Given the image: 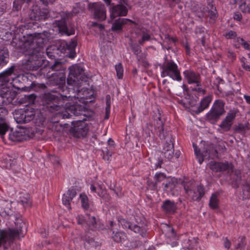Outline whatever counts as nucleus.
<instances>
[{
    "label": "nucleus",
    "mask_w": 250,
    "mask_h": 250,
    "mask_svg": "<svg viewBox=\"0 0 250 250\" xmlns=\"http://www.w3.org/2000/svg\"><path fill=\"white\" fill-rule=\"evenodd\" d=\"M126 235L125 233L122 232H116L113 236L112 238L115 242L117 243L121 242L124 240Z\"/></svg>",
    "instance_id": "38"
},
{
    "label": "nucleus",
    "mask_w": 250,
    "mask_h": 250,
    "mask_svg": "<svg viewBox=\"0 0 250 250\" xmlns=\"http://www.w3.org/2000/svg\"><path fill=\"white\" fill-rule=\"evenodd\" d=\"M3 162L5 163V165L3 166L6 168H8L12 167V163H13L14 161H11L10 159L7 160V157H6L4 160H3Z\"/></svg>",
    "instance_id": "53"
},
{
    "label": "nucleus",
    "mask_w": 250,
    "mask_h": 250,
    "mask_svg": "<svg viewBox=\"0 0 250 250\" xmlns=\"http://www.w3.org/2000/svg\"><path fill=\"white\" fill-rule=\"evenodd\" d=\"M193 147L194 149L195 154L198 159L199 163L201 164L204 161V157L208 156V158L214 159L218 157V152L214 148V145L212 144L207 145L204 151V154L200 153V149L198 148L196 145L193 143Z\"/></svg>",
    "instance_id": "9"
},
{
    "label": "nucleus",
    "mask_w": 250,
    "mask_h": 250,
    "mask_svg": "<svg viewBox=\"0 0 250 250\" xmlns=\"http://www.w3.org/2000/svg\"><path fill=\"white\" fill-rule=\"evenodd\" d=\"M14 118L18 124H26L34 119L35 111L31 108L16 110L13 113Z\"/></svg>",
    "instance_id": "8"
},
{
    "label": "nucleus",
    "mask_w": 250,
    "mask_h": 250,
    "mask_svg": "<svg viewBox=\"0 0 250 250\" xmlns=\"http://www.w3.org/2000/svg\"><path fill=\"white\" fill-rule=\"evenodd\" d=\"M233 18L235 20L240 21L242 19V15L239 12H236L234 14Z\"/></svg>",
    "instance_id": "59"
},
{
    "label": "nucleus",
    "mask_w": 250,
    "mask_h": 250,
    "mask_svg": "<svg viewBox=\"0 0 250 250\" xmlns=\"http://www.w3.org/2000/svg\"><path fill=\"white\" fill-rule=\"evenodd\" d=\"M97 194L106 201L110 200L109 195L106 193V190L102 185H99L97 188Z\"/></svg>",
    "instance_id": "32"
},
{
    "label": "nucleus",
    "mask_w": 250,
    "mask_h": 250,
    "mask_svg": "<svg viewBox=\"0 0 250 250\" xmlns=\"http://www.w3.org/2000/svg\"><path fill=\"white\" fill-rule=\"evenodd\" d=\"M198 87H197V88H194V90L197 92L201 93L203 95L205 94L206 90L205 89H203L202 88H201L200 86H198Z\"/></svg>",
    "instance_id": "61"
},
{
    "label": "nucleus",
    "mask_w": 250,
    "mask_h": 250,
    "mask_svg": "<svg viewBox=\"0 0 250 250\" xmlns=\"http://www.w3.org/2000/svg\"><path fill=\"white\" fill-rule=\"evenodd\" d=\"M162 208L166 212L173 214L177 210V206L174 202L167 200L163 202Z\"/></svg>",
    "instance_id": "24"
},
{
    "label": "nucleus",
    "mask_w": 250,
    "mask_h": 250,
    "mask_svg": "<svg viewBox=\"0 0 250 250\" xmlns=\"http://www.w3.org/2000/svg\"><path fill=\"white\" fill-rule=\"evenodd\" d=\"M88 128L87 125L84 122L79 121L74 125V126L70 129L73 136L76 138H83L85 137Z\"/></svg>",
    "instance_id": "12"
},
{
    "label": "nucleus",
    "mask_w": 250,
    "mask_h": 250,
    "mask_svg": "<svg viewBox=\"0 0 250 250\" xmlns=\"http://www.w3.org/2000/svg\"><path fill=\"white\" fill-rule=\"evenodd\" d=\"M245 0H229V3L231 5H238L239 6L244 3Z\"/></svg>",
    "instance_id": "54"
},
{
    "label": "nucleus",
    "mask_w": 250,
    "mask_h": 250,
    "mask_svg": "<svg viewBox=\"0 0 250 250\" xmlns=\"http://www.w3.org/2000/svg\"><path fill=\"white\" fill-rule=\"evenodd\" d=\"M77 194L76 191L74 188H71L65 193L62 198V202L63 205L68 209H71L70 203L73 198Z\"/></svg>",
    "instance_id": "20"
},
{
    "label": "nucleus",
    "mask_w": 250,
    "mask_h": 250,
    "mask_svg": "<svg viewBox=\"0 0 250 250\" xmlns=\"http://www.w3.org/2000/svg\"><path fill=\"white\" fill-rule=\"evenodd\" d=\"M77 219L78 221V223L79 224H82L84 222V220L83 219V217L82 216H78L77 217Z\"/></svg>",
    "instance_id": "64"
},
{
    "label": "nucleus",
    "mask_w": 250,
    "mask_h": 250,
    "mask_svg": "<svg viewBox=\"0 0 250 250\" xmlns=\"http://www.w3.org/2000/svg\"><path fill=\"white\" fill-rule=\"evenodd\" d=\"M103 159L105 160L109 161L110 157L112 156V153L108 151L107 149L105 150H103Z\"/></svg>",
    "instance_id": "51"
},
{
    "label": "nucleus",
    "mask_w": 250,
    "mask_h": 250,
    "mask_svg": "<svg viewBox=\"0 0 250 250\" xmlns=\"http://www.w3.org/2000/svg\"><path fill=\"white\" fill-rule=\"evenodd\" d=\"M50 69L52 71H57L53 75H57L58 76V79H59L61 83L65 82V76L63 72V63L60 61H55L54 63L49 66Z\"/></svg>",
    "instance_id": "15"
},
{
    "label": "nucleus",
    "mask_w": 250,
    "mask_h": 250,
    "mask_svg": "<svg viewBox=\"0 0 250 250\" xmlns=\"http://www.w3.org/2000/svg\"><path fill=\"white\" fill-rule=\"evenodd\" d=\"M184 74L189 84L195 83L197 86H201L200 76L193 71H186Z\"/></svg>",
    "instance_id": "21"
},
{
    "label": "nucleus",
    "mask_w": 250,
    "mask_h": 250,
    "mask_svg": "<svg viewBox=\"0 0 250 250\" xmlns=\"http://www.w3.org/2000/svg\"><path fill=\"white\" fill-rule=\"evenodd\" d=\"M224 106L225 103L221 100H218L214 103L211 109L222 116L226 112L224 109Z\"/></svg>",
    "instance_id": "27"
},
{
    "label": "nucleus",
    "mask_w": 250,
    "mask_h": 250,
    "mask_svg": "<svg viewBox=\"0 0 250 250\" xmlns=\"http://www.w3.org/2000/svg\"><path fill=\"white\" fill-rule=\"evenodd\" d=\"M15 228L7 230H0V247L2 244L12 243L15 239L22 235L24 230H26V225L21 218H17L15 222Z\"/></svg>",
    "instance_id": "3"
},
{
    "label": "nucleus",
    "mask_w": 250,
    "mask_h": 250,
    "mask_svg": "<svg viewBox=\"0 0 250 250\" xmlns=\"http://www.w3.org/2000/svg\"><path fill=\"white\" fill-rule=\"evenodd\" d=\"M20 203L24 207H27V206H29L30 205V202L29 200L27 199H25V200H21L20 201Z\"/></svg>",
    "instance_id": "60"
},
{
    "label": "nucleus",
    "mask_w": 250,
    "mask_h": 250,
    "mask_svg": "<svg viewBox=\"0 0 250 250\" xmlns=\"http://www.w3.org/2000/svg\"><path fill=\"white\" fill-rule=\"evenodd\" d=\"M62 126L60 125H54L52 127V129L57 131H59L62 129Z\"/></svg>",
    "instance_id": "63"
},
{
    "label": "nucleus",
    "mask_w": 250,
    "mask_h": 250,
    "mask_svg": "<svg viewBox=\"0 0 250 250\" xmlns=\"http://www.w3.org/2000/svg\"><path fill=\"white\" fill-rule=\"evenodd\" d=\"M110 188L113 190L118 196L121 197L122 196L123 194L122 192V188L120 187L116 188L115 187H112L111 186H110Z\"/></svg>",
    "instance_id": "52"
},
{
    "label": "nucleus",
    "mask_w": 250,
    "mask_h": 250,
    "mask_svg": "<svg viewBox=\"0 0 250 250\" xmlns=\"http://www.w3.org/2000/svg\"><path fill=\"white\" fill-rule=\"evenodd\" d=\"M120 223L124 229H129L135 233H138L140 235L145 237L146 236V229L144 227H140L137 225L132 224L130 222L125 220L124 219H122L120 221Z\"/></svg>",
    "instance_id": "14"
},
{
    "label": "nucleus",
    "mask_w": 250,
    "mask_h": 250,
    "mask_svg": "<svg viewBox=\"0 0 250 250\" xmlns=\"http://www.w3.org/2000/svg\"><path fill=\"white\" fill-rule=\"evenodd\" d=\"M183 186L185 192L193 201H199L205 194V188L202 185H198L195 188L194 182L189 181L184 183Z\"/></svg>",
    "instance_id": "6"
},
{
    "label": "nucleus",
    "mask_w": 250,
    "mask_h": 250,
    "mask_svg": "<svg viewBox=\"0 0 250 250\" xmlns=\"http://www.w3.org/2000/svg\"><path fill=\"white\" fill-rule=\"evenodd\" d=\"M155 180V183L154 185V187H155L156 185L161 181H163V180L167 179L166 176L163 173L160 172V173H157L154 177Z\"/></svg>",
    "instance_id": "46"
},
{
    "label": "nucleus",
    "mask_w": 250,
    "mask_h": 250,
    "mask_svg": "<svg viewBox=\"0 0 250 250\" xmlns=\"http://www.w3.org/2000/svg\"><path fill=\"white\" fill-rule=\"evenodd\" d=\"M9 52L6 47H0V68L7 64L9 61Z\"/></svg>",
    "instance_id": "26"
},
{
    "label": "nucleus",
    "mask_w": 250,
    "mask_h": 250,
    "mask_svg": "<svg viewBox=\"0 0 250 250\" xmlns=\"http://www.w3.org/2000/svg\"><path fill=\"white\" fill-rule=\"evenodd\" d=\"M250 129V125L249 123L238 124L234 127V132L235 133L244 134L247 131Z\"/></svg>",
    "instance_id": "30"
},
{
    "label": "nucleus",
    "mask_w": 250,
    "mask_h": 250,
    "mask_svg": "<svg viewBox=\"0 0 250 250\" xmlns=\"http://www.w3.org/2000/svg\"><path fill=\"white\" fill-rule=\"evenodd\" d=\"M211 96H208L203 98L200 102V105L194 111L197 114L203 111L205 109L207 108L211 101Z\"/></svg>",
    "instance_id": "25"
},
{
    "label": "nucleus",
    "mask_w": 250,
    "mask_h": 250,
    "mask_svg": "<svg viewBox=\"0 0 250 250\" xmlns=\"http://www.w3.org/2000/svg\"><path fill=\"white\" fill-rule=\"evenodd\" d=\"M210 168L214 171H223L228 170V172L232 170L233 166L231 164L228 162L218 163L216 162H211L210 163Z\"/></svg>",
    "instance_id": "18"
},
{
    "label": "nucleus",
    "mask_w": 250,
    "mask_h": 250,
    "mask_svg": "<svg viewBox=\"0 0 250 250\" xmlns=\"http://www.w3.org/2000/svg\"><path fill=\"white\" fill-rule=\"evenodd\" d=\"M218 196V194L217 193H215L212 194L210 198L209 206L212 209H216L219 207V199Z\"/></svg>",
    "instance_id": "33"
},
{
    "label": "nucleus",
    "mask_w": 250,
    "mask_h": 250,
    "mask_svg": "<svg viewBox=\"0 0 250 250\" xmlns=\"http://www.w3.org/2000/svg\"><path fill=\"white\" fill-rule=\"evenodd\" d=\"M132 21L127 19H121L115 21L112 25L111 29L114 31H120L122 30L123 25L127 23V21Z\"/></svg>",
    "instance_id": "28"
},
{
    "label": "nucleus",
    "mask_w": 250,
    "mask_h": 250,
    "mask_svg": "<svg viewBox=\"0 0 250 250\" xmlns=\"http://www.w3.org/2000/svg\"><path fill=\"white\" fill-rule=\"evenodd\" d=\"M106 107L107 109L110 108L111 97L109 95H107L105 97Z\"/></svg>",
    "instance_id": "55"
},
{
    "label": "nucleus",
    "mask_w": 250,
    "mask_h": 250,
    "mask_svg": "<svg viewBox=\"0 0 250 250\" xmlns=\"http://www.w3.org/2000/svg\"><path fill=\"white\" fill-rule=\"evenodd\" d=\"M11 204L7 202H2L0 204V211L5 212L7 215L11 213Z\"/></svg>",
    "instance_id": "34"
},
{
    "label": "nucleus",
    "mask_w": 250,
    "mask_h": 250,
    "mask_svg": "<svg viewBox=\"0 0 250 250\" xmlns=\"http://www.w3.org/2000/svg\"><path fill=\"white\" fill-rule=\"evenodd\" d=\"M77 42L73 40L69 43H66L65 46H58L56 45H51L46 49V54L51 59H58L60 57L67 56L73 59L76 55L75 48Z\"/></svg>",
    "instance_id": "2"
},
{
    "label": "nucleus",
    "mask_w": 250,
    "mask_h": 250,
    "mask_svg": "<svg viewBox=\"0 0 250 250\" xmlns=\"http://www.w3.org/2000/svg\"><path fill=\"white\" fill-rule=\"evenodd\" d=\"M31 37H32V43L37 44L38 46L37 48H40L42 50L43 44L47 40L45 34L43 33H35L31 34Z\"/></svg>",
    "instance_id": "22"
},
{
    "label": "nucleus",
    "mask_w": 250,
    "mask_h": 250,
    "mask_svg": "<svg viewBox=\"0 0 250 250\" xmlns=\"http://www.w3.org/2000/svg\"><path fill=\"white\" fill-rule=\"evenodd\" d=\"M162 153L159 151H155L154 157H152V163L155 164V168L156 169L158 167H161V165L163 163L162 158L160 157V154ZM151 159V158H150Z\"/></svg>",
    "instance_id": "31"
},
{
    "label": "nucleus",
    "mask_w": 250,
    "mask_h": 250,
    "mask_svg": "<svg viewBox=\"0 0 250 250\" xmlns=\"http://www.w3.org/2000/svg\"><path fill=\"white\" fill-rule=\"evenodd\" d=\"M86 215L88 217L87 219H85L87 224L92 229H95L97 224L96 217L94 216H91L89 214H87Z\"/></svg>",
    "instance_id": "37"
},
{
    "label": "nucleus",
    "mask_w": 250,
    "mask_h": 250,
    "mask_svg": "<svg viewBox=\"0 0 250 250\" xmlns=\"http://www.w3.org/2000/svg\"><path fill=\"white\" fill-rule=\"evenodd\" d=\"M130 46L131 50L133 52L134 54L138 57V55L142 51L141 47L136 43H130Z\"/></svg>",
    "instance_id": "41"
},
{
    "label": "nucleus",
    "mask_w": 250,
    "mask_h": 250,
    "mask_svg": "<svg viewBox=\"0 0 250 250\" xmlns=\"http://www.w3.org/2000/svg\"><path fill=\"white\" fill-rule=\"evenodd\" d=\"M165 231L166 234L168 237L176 239V234L173 228L170 226H167Z\"/></svg>",
    "instance_id": "40"
},
{
    "label": "nucleus",
    "mask_w": 250,
    "mask_h": 250,
    "mask_svg": "<svg viewBox=\"0 0 250 250\" xmlns=\"http://www.w3.org/2000/svg\"><path fill=\"white\" fill-rule=\"evenodd\" d=\"M87 77L84 72L83 68L77 65L69 68V75L67 79V84L69 85L78 86L82 82H86Z\"/></svg>",
    "instance_id": "5"
},
{
    "label": "nucleus",
    "mask_w": 250,
    "mask_h": 250,
    "mask_svg": "<svg viewBox=\"0 0 250 250\" xmlns=\"http://www.w3.org/2000/svg\"><path fill=\"white\" fill-rule=\"evenodd\" d=\"M142 37L141 40L138 41L140 45H143L145 42L148 41L150 40V36L145 30L142 31Z\"/></svg>",
    "instance_id": "45"
},
{
    "label": "nucleus",
    "mask_w": 250,
    "mask_h": 250,
    "mask_svg": "<svg viewBox=\"0 0 250 250\" xmlns=\"http://www.w3.org/2000/svg\"><path fill=\"white\" fill-rule=\"evenodd\" d=\"M168 2L170 6H173L174 3H178L180 2V0H165Z\"/></svg>",
    "instance_id": "62"
},
{
    "label": "nucleus",
    "mask_w": 250,
    "mask_h": 250,
    "mask_svg": "<svg viewBox=\"0 0 250 250\" xmlns=\"http://www.w3.org/2000/svg\"><path fill=\"white\" fill-rule=\"evenodd\" d=\"M247 1L245 0L244 3H242L239 8L243 13L250 14V4H247Z\"/></svg>",
    "instance_id": "39"
},
{
    "label": "nucleus",
    "mask_w": 250,
    "mask_h": 250,
    "mask_svg": "<svg viewBox=\"0 0 250 250\" xmlns=\"http://www.w3.org/2000/svg\"><path fill=\"white\" fill-rule=\"evenodd\" d=\"M71 97V95L62 96L60 95L59 97L56 95L50 93H45L42 97V101L43 106H44L50 112H53L56 111H59L62 108V100L64 98Z\"/></svg>",
    "instance_id": "4"
},
{
    "label": "nucleus",
    "mask_w": 250,
    "mask_h": 250,
    "mask_svg": "<svg viewBox=\"0 0 250 250\" xmlns=\"http://www.w3.org/2000/svg\"><path fill=\"white\" fill-rule=\"evenodd\" d=\"M155 130L156 134L159 136L161 139H165L167 136V132L164 130V123L162 121L161 117H158V120L154 122Z\"/></svg>",
    "instance_id": "23"
},
{
    "label": "nucleus",
    "mask_w": 250,
    "mask_h": 250,
    "mask_svg": "<svg viewBox=\"0 0 250 250\" xmlns=\"http://www.w3.org/2000/svg\"><path fill=\"white\" fill-rule=\"evenodd\" d=\"M245 246V238L244 237L239 238V242L236 246L235 249L236 250H244Z\"/></svg>",
    "instance_id": "47"
},
{
    "label": "nucleus",
    "mask_w": 250,
    "mask_h": 250,
    "mask_svg": "<svg viewBox=\"0 0 250 250\" xmlns=\"http://www.w3.org/2000/svg\"><path fill=\"white\" fill-rule=\"evenodd\" d=\"M236 117V112L233 110L229 111L226 118L223 120L221 124L219 125V127L224 131H228L230 130L233 121Z\"/></svg>",
    "instance_id": "16"
},
{
    "label": "nucleus",
    "mask_w": 250,
    "mask_h": 250,
    "mask_svg": "<svg viewBox=\"0 0 250 250\" xmlns=\"http://www.w3.org/2000/svg\"><path fill=\"white\" fill-rule=\"evenodd\" d=\"M8 129H9V128ZM7 130H8V129H7ZM7 131H6L2 136L0 135L3 141L6 143H7V138L11 142H21L25 139L24 136L22 134V132L17 131H13L12 130H11L8 136L6 137L5 135Z\"/></svg>",
    "instance_id": "17"
},
{
    "label": "nucleus",
    "mask_w": 250,
    "mask_h": 250,
    "mask_svg": "<svg viewBox=\"0 0 250 250\" xmlns=\"http://www.w3.org/2000/svg\"><path fill=\"white\" fill-rule=\"evenodd\" d=\"M161 76H169L174 80L180 81L182 80L180 70L177 65L173 61L170 60L165 62L162 66Z\"/></svg>",
    "instance_id": "7"
},
{
    "label": "nucleus",
    "mask_w": 250,
    "mask_h": 250,
    "mask_svg": "<svg viewBox=\"0 0 250 250\" xmlns=\"http://www.w3.org/2000/svg\"><path fill=\"white\" fill-rule=\"evenodd\" d=\"M82 208L84 209H88L89 208L90 205L87 196L84 193H82L80 196Z\"/></svg>",
    "instance_id": "36"
},
{
    "label": "nucleus",
    "mask_w": 250,
    "mask_h": 250,
    "mask_svg": "<svg viewBox=\"0 0 250 250\" xmlns=\"http://www.w3.org/2000/svg\"><path fill=\"white\" fill-rule=\"evenodd\" d=\"M87 0L83 1L75 4L71 12L62 11L60 13L61 19L60 20H55L53 23V26L56 28V31L62 35L70 36L74 34V30L67 27V21L74 15L83 11L86 7H87Z\"/></svg>",
    "instance_id": "1"
},
{
    "label": "nucleus",
    "mask_w": 250,
    "mask_h": 250,
    "mask_svg": "<svg viewBox=\"0 0 250 250\" xmlns=\"http://www.w3.org/2000/svg\"><path fill=\"white\" fill-rule=\"evenodd\" d=\"M36 98V95L35 94H31L29 95H25V99L28 103L31 104L34 103L35 99Z\"/></svg>",
    "instance_id": "49"
},
{
    "label": "nucleus",
    "mask_w": 250,
    "mask_h": 250,
    "mask_svg": "<svg viewBox=\"0 0 250 250\" xmlns=\"http://www.w3.org/2000/svg\"><path fill=\"white\" fill-rule=\"evenodd\" d=\"M221 116V115L211 109L207 114L206 118L210 121L216 122L220 119Z\"/></svg>",
    "instance_id": "35"
},
{
    "label": "nucleus",
    "mask_w": 250,
    "mask_h": 250,
    "mask_svg": "<svg viewBox=\"0 0 250 250\" xmlns=\"http://www.w3.org/2000/svg\"><path fill=\"white\" fill-rule=\"evenodd\" d=\"M225 37L228 39H233L237 36L236 32L233 31H229L227 32L224 35Z\"/></svg>",
    "instance_id": "50"
},
{
    "label": "nucleus",
    "mask_w": 250,
    "mask_h": 250,
    "mask_svg": "<svg viewBox=\"0 0 250 250\" xmlns=\"http://www.w3.org/2000/svg\"><path fill=\"white\" fill-rule=\"evenodd\" d=\"M43 52L40 48H35L28 59V65L30 69L36 70L42 67L44 62L42 58Z\"/></svg>",
    "instance_id": "11"
},
{
    "label": "nucleus",
    "mask_w": 250,
    "mask_h": 250,
    "mask_svg": "<svg viewBox=\"0 0 250 250\" xmlns=\"http://www.w3.org/2000/svg\"><path fill=\"white\" fill-rule=\"evenodd\" d=\"M170 144H173L171 138H170L169 142H166V143L164 146V151L165 150L170 149L169 146H170Z\"/></svg>",
    "instance_id": "57"
},
{
    "label": "nucleus",
    "mask_w": 250,
    "mask_h": 250,
    "mask_svg": "<svg viewBox=\"0 0 250 250\" xmlns=\"http://www.w3.org/2000/svg\"><path fill=\"white\" fill-rule=\"evenodd\" d=\"M117 76L119 79H122L123 77V67L121 63L115 65Z\"/></svg>",
    "instance_id": "44"
},
{
    "label": "nucleus",
    "mask_w": 250,
    "mask_h": 250,
    "mask_svg": "<svg viewBox=\"0 0 250 250\" xmlns=\"http://www.w3.org/2000/svg\"><path fill=\"white\" fill-rule=\"evenodd\" d=\"M169 150H165L164 153L165 157L168 159H171L173 156L174 154V145L173 144H170V146H169Z\"/></svg>",
    "instance_id": "42"
},
{
    "label": "nucleus",
    "mask_w": 250,
    "mask_h": 250,
    "mask_svg": "<svg viewBox=\"0 0 250 250\" xmlns=\"http://www.w3.org/2000/svg\"><path fill=\"white\" fill-rule=\"evenodd\" d=\"M168 182L166 183L165 184V187L164 189L166 191L168 190V189H169L170 190H172L175 187V180L174 179H170V180H168Z\"/></svg>",
    "instance_id": "43"
},
{
    "label": "nucleus",
    "mask_w": 250,
    "mask_h": 250,
    "mask_svg": "<svg viewBox=\"0 0 250 250\" xmlns=\"http://www.w3.org/2000/svg\"><path fill=\"white\" fill-rule=\"evenodd\" d=\"M78 107H79L78 105H77L70 106L65 112H62V118H69L72 116V114L74 115H78L79 114V113L77 112Z\"/></svg>",
    "instance_id": "29"
},
{
    "label": "nucleus",
    "mask_w": 250,
    "mask_h": 250,
    "mask_svg": "<svg viewBox=\"0 0 250 250\" xmlns=\"http://www.w3.org/2000/svg\"><path fill=\"white\" fill-rule=\"evenodd\" d=\"M241 44L246 49L249 50L250 47V45L248 43L244 41L242 38L240 39Z\"/></svg>",
    "instance_id": "56"
},
{
    "label": "nucleus",
    "mask_w": 250,
    "mask_h": 250,
    "mask_svg": "<svg viewBox=\"0 0 250 250\" xmlns=\"http://www.w3.org/2000/svg\"><path fill=\"white\" fill-rule=\"evenodd\" d=\"M231 246V242L228 240V238H225L224 241V247L228 250L229 249Z\"/></svg>",
    "instance_id": "58"
},
{
    "label": "nucleus",
    "mask_w": 250,
    "mask_h": 250,
    "mask_svg": "<svg viewBox=\"0 0 250 250\" xmlns=\"http://www.w3.org/2000/svg\"><path fill=\"white\" fill-rule=\"evenodd\" d=\"M47 13V9L41 8L37 5H35L32 6L29 14V18L34 21L42 20L46 18Z\"/></svg>",
    "instance_id": "13"
},
{
    "label": "nucleus",
    "mask_w": 250,
    "mask_h": 250,
    "mask_svg": "<svg viewBox=\"0 0 250 250\" xmlns=\"http://www.w3.org/2000/svg\"><path fill=\"white\" fill-rule=\"evenodd\" d=\"M127 9L122 4H118L112 7L110 18L114 19L117 17L125 16L127 13Z\"/></svg>",
    "instance_id": "19"
},
{
    "label": "nucleus",
    "mask_w": 250,
    "mask_h": 250,
    "mask_svg": "<svg viewBox=\"0 0 250 250\" xmlns=\"http://www.w3.org/2000/svg\"><path fill=\"white\" fill-rule=\"evenodd\" d=\"M87 9L93 14L95 19L99 21H103L105 20L106 11L103 4L100 2L88 3Z\"/></svg>",
    "instance_id": "10"
},
{
    "label": "nucleus",
    "mask_w": 250,
    "mask_h": 250,
    "mask_svg": "<svg viewBox=\"0 0 250 250\" xmlns=\"http://www.w3.org/2000/svg\"><path fill=\"white\" fill-rule=\"evenodd\" d=\"M24 42L22 41H18L17 39H15L11 42L12 46H14L16 48H21L24 45Z\"/></svg>",
    "instance_id": "48"
}]
</instances>
